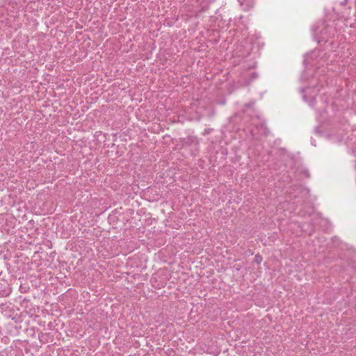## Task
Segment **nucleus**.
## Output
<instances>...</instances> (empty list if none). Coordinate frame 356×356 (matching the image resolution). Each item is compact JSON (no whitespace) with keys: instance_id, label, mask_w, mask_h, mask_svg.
<instances>
[{"instance_id":"obj_1","label":"nucleus","mask_w":356,"mask_h":356,"mask_svg":"<svg viewBox=\"0 0 356 356\" xmlns=\"http://www.w3.org/2000/svg\"><path fill=\"white\" fill-rule=\"evenodd\" d=\"M254 261L257 264H260L262 261V257L260 255H256L254 257Z\"/></svg>"}]
</instances>
